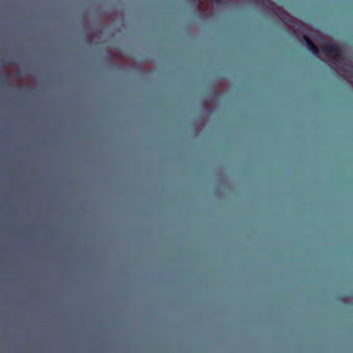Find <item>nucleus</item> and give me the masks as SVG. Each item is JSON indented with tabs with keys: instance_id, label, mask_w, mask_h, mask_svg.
Instances as JSON below:
<instances>
[{
	"instance_id": "1",
	"label": "nucleus",
	"mask_w": 353,
	"mask_h": 353,
	"mask_svg": "<svg viewBox=\"0 0 353 353\" xmlns=\"http://www.w3.org/2000/svg\"><path fill=\"white\" fill-rule=\"evenodd\" d=\"M321 50L324 54H333L336 61H341L342 59L340 48L336 43L325 42L321 46Z\"/></svg>"
},
{
	"instance_id": "2",
	"label": "nucleus",
	"mask_w": 353,
	"mask_h": 353,
	"mask_svg": "<svg viewBox=\"0 0 353 353\" xmlns=\"http://www.w3.org/2000/svg\"><path fill=\"white\" fill-rule=\"evenodd\" d=\"M307 47L308 50H310L314 55L317 57L319 56V49L312 40H309Z\"/></svg>"
},
{
	"instance_id": "3",
	"label": "nucleus",
	"mask_w": 353,
	"mask_h": 353,
	"mask_svg": "<svg viewBox=\"0 0 353 353\" xmlns=\"http://www.w3.org/2000/svg\"><path fill=\"white\" fill-rule=\"evenodd\" d=\"M303 40L305 41V42L306 43V45L308 44L309 40H311V39L309 37H307V35H303Z\"/></svg>"
},
{
	"instance_id": "4",
	"label": "nucleus",
	"mask_w": 353,
	"mask_h": 353,
	"mask_svg": "<svg viewBox=\"0 0 353 353\" xmlns=\"http://www.w3.org/2000/svg\"><path fill=\"white\" fill-rule=\"evenodd\" d=\"M214 3H221V0H214Z\"/></svg>"
}]
</instances>
